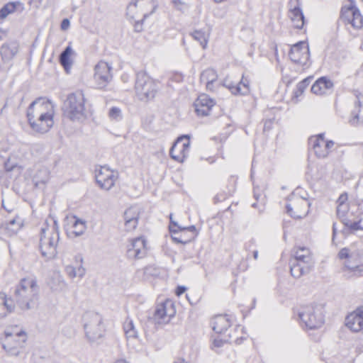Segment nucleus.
Returning a JSON list of instances; mask_svg holds the SVG:
<instances>
[{
  "label": "nucleus",
  "mask_w": 363,
  "mask_h": 363,
  "mask_svg": "<svg viewBox=\"0 0 363 363\" xmlns=\"http://www.w3.org/2000/svg\"><path fill=\"white\" fill-rule=\"evenodd\" d=\"M55 107L49 100L39 98L33 101L27 111L31 128L38 133H47L54 125Z\"/></svg>",
  "instance_id": "nucleus-1"
},
{
  "label": "nucleus",
  "mask_w": 363,
  "mask_h": 363,
  "mask_svg": "<svg viewBox=\"0 0 363 363\" xmlns=\"http://www.w3.org/2000/svg\"><path fill=\"white\" fill-rule=\"evenodd\" d=\"M39 293L40 288L35 278L22 279L15 290L16 304L22 311L30 310L36 305Z\"/></svg>",
  "instance_id": "nucleus-2"
},
{
  "label": "nucleus",
  "mask_w": 363,
  "mask_h": 363,
  "mask_svg": "<svg viewBox=\"0 0 363 363\" xmlns=\"http://www.w3.org/2000/svg\"><path fill=\"white\" fill-rule=\"evenodd\" d=\"M59 241V232L57 222L51 224L45 223L41 228L39 247L42 255L52 259L57 255V245Z\"/></svg>",
  "instance_id": "nucleus-3"
},
{
  "label": "nucleus",
  "mask_w": 363,
  "mask_h": 363,
  "mask_svg": "<svg viewBox=\"0 0 363 363\" xmlns=\"http://www.w3.org/2000/svg\"><path fill=\"white\" fill-rule=\"evenodd\" d=\"M63 111L70 120L82 121L86 118L85 97L82 91L69 94L64 101Z\"/></svg>",
  "instance_id": "nucleus-4"
},
{
  "label": "nucleus",
  "mask_w": 363,
  "mask_h": 363,
  "mask_svg": "<svg viewBox=\"0 0 363 363\" xmlns=\"http://www.w3.org/2000/svg\"><path fill=\"white\" fill-rule=\"evenodd\" d=\"M158 90L157 83L146 72L140 71L136 74L135 91L140 101L146 102L152 100Z\"/></svg>",
  "instance_id": "nucleus-5"
},
{
  "label": "nucleus",
  "mask_w": 363,
  "mask_h": 363,
  "mask_svg": "<svg viewBox=\"0 0 363 363\" xmlns=\"http://www.w3.org/2000/svg\"><path fill=\"white\" fill-rule=\"evenodd\" d=\"M83 328L86 339L95 342L100 339L104 333L102 316L94 311H87L82 316Z\"/></svg>",
  "instance_id": "nucleus-6"
},
{
  "label": "nucleus",
  "mask_w": 363,
  "mask_h": 363,
  "mask_svg": "<svg viewBox=\"0 0 363 363\" xmlns=\"http://www.w3.org/2000/svg\"><path fill=\"white\" fill-rule=\"evenodd\" d=\"M298 315L301 322L308 329L319 328L324 323L323 308L321 306H303Z\"/></svg>",
  "instance_id": "nucleus-7"
},
{
  "label": "nucleus",
  "mask_w": 363,
  "mask_h": 363,
  "mask_svg": "<svg viewBox=\"0 0 363 363\" xmlns=\"http://www.w3.org/2000/svg\"><path fill=\"white\" fill-rule=\"evenodd\" d=\"M26 340V333L15 329L11 333L6 332L3 347L11 355L16 356L20 353V349L23 347Z\"/></svg>",
  "instance_id": "nucleus-8"
},
{
  "label": "nucleus",
  "mask_w": 363,
  "mask_h": 363,
  "mask_svg": "<svg viewBox=\"0 0 363 363\" xmlns=\"http://www.w3.org/2000/svg\"><path fill=\"white\" fill-rule=\"evenodd\" d=\"M95 178L101 189L108 191L115 185L118 173L107 167H99L95 170Z\"/></svg>",
  "instance_id": "nucleus-9"
},
{
  "label": "nucleus",
  "mask_w": 363,
  "mask_h": 363,
  "mask_svg": "<svg viewBox=\"0 0 363 363\" xmlns=\"http://www.w3.org/2000/svg\"><path fill=\"white\" fill-rule=\"evenodd\" d=\"M190 150V135L179 136L170 149V157L175 161L183 162L189 155Z\"/></svg>",
  "instance_id": "nucleus-10"
},
{
  "label": "nucleus",
  "mask_w": 363,
  "mask_h": 363,
  "mask_svg": "<svg viewBox=\"0 0 363 363\" xmlns=\"http://www.w3.org/2000/svg\"><path fill=\"white\" fill-rule=\"evenodd\" d=\"M309 206L310 203L306 199L294 194L286 205V210L291 217L302 218L308 214Z\"/></svg>",
  "instance_id": "nucleus-11"
},
{
  "label": "nucleus",
  "mask_w": 363,
  "mask_h": 363,
  "mask_svg": "<svg viewBox=\"0 0 363 363\" xmlns=\"http://www.w3.org/2000/svg\"><path fill=\"white\" fill-rule=\"evenodd\" d=\"M176 310L173 301L167 299L164 302L157 304L154 313V319L158 324L167 323L174 316Z\"/></svg>",
  "instance_id": "nucleus-12"
},
{
  "label": "nucleus",
  "mask_w": 363,
  "mask_h": 363,
  "mask_svg": "<svg viewBox=\"0 0 363 363\" xmlns=\"http://www.w3.org/2000/svg\"><path fill=\"white\" fill-rule=\"evenodd\" d=\"M289 57L296 64L306 65L310 57L308 45L304 41L294 45L291 48Z\"/></svg>",
  "instance_id": "nucleus-13"
},
{
  "label": "nucleus",
  "mask_w": 363,
  "mask_h": 363,
  "mask_svg": "<svg viewBox=\"0 0 363 363\" xmlns=\"http://www.w3.org/2000/svg\"><path fill=\"white\" fill-rule=\"evenodd\" d=\"M147 242L143 237L137 238L131 240L127 247V257L132 259H138L145 257L147 255Z\"/></svg>",
  "instance_id": "nucleus-14"
},
{
  "label": "nucleus",
  "mask_w": 363,
  "mask_h": 363,
  "mask_svg": "<svg viewBox=\"0 0 363 363\" xmlns=\"http://www.w3.org/2000/svg\"><path fill=\"white\" fill-rule=\"evenodd\" d=\"M111 69V66L104 61L99 62L95 66L94 77L99 87L103 88L111 82L112 79Z\"/></svg>",
  "instance_id": "nucleus-15"
},
{
  "label": "nucleus",
  "mask_w": 363,
  "mask_h": 363,
  "mask_svg": "<svg viewBox=\"0 0 363 363\" xmlns=\"http://www.w3.org/2000/svg\"><path fill=\"white\" fill-rule=\"evenodd\" d=\"M158 3L155 0H135L129 4L128 11L130 12L138 9L143 17L147 18L155 12Z\"/></svg>",
  "instance_id": "nucleus-16"
},
{
  "label": "nucleus",
  "mask_w": 363,
  "mask_h": 363,
  "mask_svg": "<svg viewBox=\"0 0 363 363\" xmlns=\"http://www.w3.org/2000/svg\"><path fill=\"white\" fill-rule=\"evenodd\" d=\"M342 18L350 23L355 28H360L363 25V18L359 11L352 5L343 7L341 11Z\"/></svg>",
  "instance_id": "nucleus-17"
},
{
  "label": "nucleus",
  "mask_w": 363,
  "mask_h": 363,
  "mask_svg": "<svg viewBox=\"0 0 363 363\" xmlns=\"http://www.w3.org/2000/svg\"><path fill=\"white\" fill-rule=\"evenodd\" d=\"M346 326L354 332L363 331V306L350 313L345 319Z\"/></svg>",
  "instance_id": "nucleus-18"
},
{
  "label": "nucleus",
  "mask_w": 363,
  "mask_h": 363,
  "mask_svg": "<svg viewBox=\"0 0 363 363\" xmlns=\"http://www.w3.org/2000/svg\"><path fill=\"white\" fill-rule=\"evenodd\" d=\"M214 104L213 99L208 95L201 94L194 102L195 111L199 116H208Z\"/></svg>",
  "instance_id": "nucleus-19"
},
{
  "label": "nucleus",
  "mask_w": 363,
  "mask_h": 363,
  "mask_svg": "<svg viewBox=\"0 0 363 363\" xmlns=\"http://www.w3.org/2000/svg\"><path fill=\"white\" fill-rule=\"evenodd\" d=\"M333 89V82L326 77H321L313 84L311 91L316 95H325L331 93Z\"/></svg>",
  "instance_id": "nucleus-20"
},
{
  "label": "nucleus",
  "mask_w": 363,
  "mask_h": 363,
  "mask_svg": "<svg viewBox=\"0 0 363 363\" xmlns=\"http://www.w3.org/2000/svg\"><path fill=\"white\" fill-rule=\"evenodd\" d=\"M339 257L340 259H347V261L345 262V266L354 272V273L357 276L363 275V266H359L357 264H352L350 262V259H352L354 257V254L353 252H350L348 248H342L339 252Z\"/></svg>",
  "instance_id": "nucleus-21"
},
{
  "label": "nucleus",
  "mask_w": 363,
  "mask_h": 363,
  "mask_svg": "<svg viewBox=\"0 0 363 363\" xmlns=\"http://www.w3.org/2000/svg\"><path fill=\"white\" fill-rule=\"evenodd\" d=\"M48 285L50 290L54 293L65 292L67 289V284L59 272L53 273Z\"/></svg>",
  "instance_id": "nucleus-22"
},
{
  "label": "nucleus",
  "mask_w": 363,
  "mask_h": 363,
  "mask_svg": "<svg viewBox=\"0 0 363 363\" xmlns=\"http://www.w3.org/2000/svg\"><path fill=\"white\" fill-rule=\"evenodd\" d=\"M230 325L231 320L226 315H218L211 320L212 329L218 334L225 333Z\"/></svg>",
  "instance_id": "nucleus-23"
},
{
  "label": "nucleus",
  "mask_w": 363,
  "mask_h": 363,
  "mask_svg": "<svg viewBox=\"0 0 363 363\" xmlns=\"http://www.w3.org/2000/svg\"><path fill=\"white\" fill-rule=\"evenodd\" d=\"M294 256L297 262L312 268L314 264L312 254L310 250L305 247H298L294 251Z\"/></svg>",
  "instance_id": "nucleus-24"
},
{
  "label": "nucleus",
  "mask_w": 363,
  "mask_h": 363,
  "mask_svg": "<svg viewBox=\"0 0 363 363\" xmlns=\"http://www.w3.org/2000/svg\"><path fill=\"white\" fill-rule=\"evenodd\" d=\"M69 224L70 226L67 228V233L70 236H80L86 228V222L76 216H72L69 218Z\"/></svg>",
  "instance_id": "nucleus-25"
},
{
  "label": "nucleus",
  "mask_w": 363,
  "mask_h": 363,
  "mask_svg": "<svg viewBox=\"0 0 363 363\" xmlns=\"http://www.w3.org/2000/svg\"><path fill=\"white\" fill-rule=\"evenodd\" d=\"M310 144L312 145L315 155L319 158H325L328 157V152L324 143V135L320 134L317 136L312 137L309 140Z\"/></svg>",
  "instance_id": "nucleus-26"
},
{
  "label": "nucleus",
  "mask_w": 363,
  "mask_h": 363,
  "mask_svg": "<svg viewBox=\"0 0 363 363\" xmlns=\"http://www.w3.org/2000/svg\"><path fill=\"white\" fill-rule=\"evenodd\" d=\"M15 310L14 301L7 298L5 294L0 293V318H4Z\"/></svg>",
  "instance_id": "nucleus-27"
},
{
  "label": "nucleus",
  "mask_w": 363,
  "mask_h": 363,
  "mask_svg": "<svg viewBox=\"0 0 363 363\" xmlns=\"http://www.w3.org/2000/svg\"><path fill=\"white\" fill-rule=\"evenodd\" d=\"M74 55V51L70 45H68L60 54L59 60L61 65L65 69L66 73L69 74L73 64L72 55Z\"/></svg>",
  "instance_id": "nucleus-28"
},
{
  "label": "nucleus",
  "mask_w": 363,
  "mask_h": 363,
  "mask_svg": "<svg viewBox=\"0 0 363 363\" xmlns=\"http://www.w3.org/2000/svg\"><path fill=\"white\" fill-rule=\"evenodd\" d=\"M289 17L296 28H301L304 25V16L301 9L298 6L294 8L291 6Z\"/></svg>",
  "instance_id": "nucleus-29"
},
{
  "label": "nucleus",
  "mask_w": 363,
  "mask_h": 363,
  "mask_svg": "<svg viewBox=\"0 0 363 363\" xmlns=\"http://www.w3.org/2000/svg\"><path fill=\"white\" fill-rule=\"evenodd\" d=\"M76 259H79L80 262V264L77 267H74L71 264H68L65 267V272H66L67 275L71 279H74L76 277L82 278L86 273V269L82 264L83 261L82 257H76Z\"/></svg>",
  "instance_id": "nucleus-30"
},
{
  "label": "nucleus",
  "mask_w": 363,
  "mask_h": 363,
  "mask_svg": "<svg viewBox=\"0 0 363 363\" xmlns=\"http://www.w3.org/2000/svg\"><path fill=\"white\" fill-rule=\"evenodd\" d=\"M24 9L23 4L21 1L9 2L5 4L0 10V18L4 19L9 14L13 13L16 10L22 11Z\"/></svg>",
  "instance_id": "nucleus-31"
},
{
  "label": "nucleus",
  "mask_w": 363,
  "mask_h": 363,
  "mask_svg": "<svg viewBox=\"0 0 363 363\" xmlns=\"http://www.w3.org/2000/svg\"><path fill=\"white\" fill-rule=\"evenodd\" d=\"M311 268L301 263L297 262L291 266V274L295 278H299L302 275L308 274Z\"/></svg>",
  "instance_id": "nucleus-32"
},
{
  "label": "nucleus",
  "mask_w": 363,
  "mask_h": 363,
  "mask_svg": "<svg viewBox=\"0 0 363 363\" xmlns=\"http://www.w3.org/2000/svg\"><path fill=\"white\" fill-rule=\"evenodd\" d=\"M169 218H170L169 230L172 233H176L178 232V230H179L180 231H182V232H184V231L191 232L193 234L192 238H190L191 240L193 239L197 235L196 228L194 225H191L187 228H181L178 225V224L176 222L172 220V214H170Z\"/></svg>",
  "instance_id": "nucleus-33"
},
{
  "label": "nucleus",
  "mask_w": 363,
  "mask_h": 363,
  "mask_svg": "<svg viewBox=\"0 0 363 363\" xmlns=\"http://www.w3.org/2000/svg\"><path fill=\"white\" fill-rule=\"evenodd\" d=\"M217 79L216 72L213 69H207L201 74V82L206 84V86H210L211 82H214Z\"/></svg>",
  "instance_id": "nucleus-34"
},
{
  "label": "nucleus",
  "mask_w": 363,
  "mask_h": 363,
  "mask_svg": "<svg viewBox=\"0 0 363 363\" xmlns=\"http://www.w3.org/2000/svg\"><path fill=\"white\" fill-rule=\"evenodd\" d=\"M4 169L6 172H13L14 177H17L21 174L23 168L9 158L4 163Z\"/></svg>",
  "instance_id": "nucleus-35"
},
{
  "label": "nucleus",
  "mask_w": 363,
  "mask_h": 363,
  "mask_svg": "<svg viewBox=\"0 0 363 363\" xmlns=\"http://www.w3.org/2000/svg\"><path fill=\"white\" fill-rule=\"evenodd\" d=\"M123 329L127 338H135L138 337V332L132 320L128 318L125 320L123 324Z\"/></svg>",
  "instance_id": "nucleus-36"
},
{
  "label": "nucleus",
  "mask_w": 363,
  "mask_h": 363,
  "mask_svg": "<svg viewBox=\"0 0 363 363\" xmlns=\"http://www.w3.org/2000/svg\"><path fill=\"white\" fill-rule=\"evenodd\" d=\"M311 80L309 78L304 79L301 82H300L297 85L296 88L294 91L293 99H296L298 101V99L301 96L306 88L309 86Z\"/></svg>",
  "instance_id": "nucleus-37"
},
{
  "label": "nucleus",
  "mask_w": 363,
  "mask_h": 363,
  "mask_svg": "<svg viewBox=\"0 0 363 363\" xmlns=\"http://www.w3.org/2000/svg\"><path fill=\"white\" fill-rule=\"evenodd\" d=\"M140 216V209L137 206H131L124 212V220L138 221Z\"/></svg>",
  "instance_id": "nucleus-38"
},
{
  "label": "nucleus",
  "mask_w": 363,
  "mask_h": 363,
  "mask_svg": "<svg viewBox=\"0 0 363 363\" xmlns=\"http://www.w3.org/2000/svg\"><path fill=\"white\" fill-rule=\"evenodd\" d=\"M191 35L194 40L200 43L203 49L206 48L208 40L207 35L205 33V32L196 30L191 33Z\"/></svg>",
  "instance_id": "nucleus-39"
},
{
  "label": "nucleus",
  "mask_w": 363,
  "mask_h": 363,
  "mask_svg": "<svg viewBox=\"0 0 363 363\" xmlns=\"http://www.w3.org/2000/svg\"><path fill=\"white\" fill-rule=\"evenodd\" d=\"M108 118L112 121H120L123 118V113L118 107H111L108 113Z\"/></svg>",
  "instance_id": "nucleus-40"
},
{
  "label": "nucleus",
  "mask_w": 363,
  "mask_h": 363,
  "mask_svg": "<svg viewBox=\"0 0 363 363\" xmlns=\"http://www.w3.org/2000/svg\"><path fill=\"white\" fill-rule=\"evenodd\" d=\"M21 228V223H16V219H12L9 223L6 224L5 229L8 230L9 235H12L17 233Z\"/></svg>",
  "instance_id": "nucleus-41"
},
{
  "label": "nucleus",
  "mask_w": 363,
  "mask_h": 363,
  "mask_svg": "<svg viewBox=\"0 0 363 363\" xmlns=\"http://www.w3.org/2000/svg\"><path fill=\"white\" fill-rule=\"evenodd\" d=\"M171 2L177 10L182 12L186 11L189 8V5L185 0H171Z\"/></svg>",
  "instance_id": "nucleus-42"
},
{
  "label": "nucleus",
  "mask_w": 363,
  "mask_h": 363,
  "mask_svg": "<svg viewBox=\"0 0 363 363\" xmlns=\"http://www.w3.org/2000/svg\"><path fill=\"white\" fill-rule=\"evenodd\" d=\"M235 89H233V94L247 95L250 93V88L244 87L240 83L236 84Z\"/></svg>",
  "instance_id": "nucleus-43"
},
{
  "label": "nucleus",
  "mask_w": 363,
  "mask_h": 363,
  "mask_svg": "<svg viewBox=\"0 0 363 363\" xmlns=\"http://www.w3.org/2000/svg\"><path fill=\"white\" fill-rule=\"evenodd\" d=\"M348 204H338L337 207V214L340 218H345L348 212Z\"/></svg>",
  "instance_id": "nucleus-44"
},
{
  "label": "nucleus",
  "mask_w": 363,
  "mask_h": 363,
  "mask_svg": "<svg viewBox=\"0 0 363 363\" xmlns=\"http://www.w3.org/2000/svg\"><path fill=\"white\" fill-rule=\"evenodd\" d=\"M143 273L145 277L148 278L157 274L158 270L154 266H147L143 269Z\"/></svg>",
  "instance_id": "nucleus-45"
},
{
  "label": "nucleus",
  "mask_w": 363,
  "mask_h": 363,
  "mask_svg": "<svg viewBox=\"0 0 363 363\" xmlns=\"http://www.w3.org/2000/svg\"><path fill=\"white\" fill-rule=\"evenodd\" d=\"M125 228L127 231H132L135 230L138 224V221H133L131 220H124Z\"/></svg>",
  "instance_id": "nucleus-46"
},
{
  "label": "nucleus",
  "mask_w": 363,
  "mask_h": 363,
  "mask_svg": "<svg viewBox=\"0 0 363 363\" xmlns=\"http://www.w3.org/2000/svg\"><path fill=\"white\" fill-rule=\"evenodd\" d=\"M223 86L228 88L232 94H233V89H235L236 84H234L228 77H226L223 82Z\"/></svg>",
  "instance_id": "nucleus-47"
},
{
  "label": "nucleus",
  "mask_w": 363,
  "mask_h": 363,
  "mask_svg": "<svg viewBox=\"0 0 363 363\" xmlns=\"http://www.w3.org/2000/svg\"><path fill=\"white\" fill-rule=\"evenodd\" d=\"M344 224L352 230L360 229L359 221L351 222L350 220H346L344 221Z\"/></svg>",
  "instance_id": "nucleus-48"
},
{
  "label": "nucleus",
  "mask_w": 363,
  "mask_h": 363,
  "mask_svg": "<svg viewBox=\"0 0 363 363\" xmlns=\"http://www.w3.org/2000/svg\"><path fill=\"white\" fill-rule=\"evenodd\" d=\"M335 143L333 140H325L324 139V143H322V145H325L326 150L328 152V155L330 151V149L334 146Z\"/></svg>",
  "instance_id": "nucleus-49"
},
{
  "label": "nucleus",
  "mask_w": 363,
  "mask_h": 363,
  "mask_svg": "<svg viewBox=\"0 0 363 363\" xmlns=\"http://www.w3.org/2000/svg\"><path fill=\"white\" fill-rule=\"evenodd\" d=\"M347 195L346 194H342L337 199V205L338 204H347Z\"/></svg>",
  "instance_id": "nucleus-50"
},
{
  "label": "nucleus",
  "mask_w": 363,
  "mask_h": 363,
  "mask_svg": "<svg viewBox=\"0 0 363 363\" xmlns=\"http://www.w3.org/2000/svg\"><path fill=\"white\" fill-rule=\"evenodd\" d=\"M70 23L67 18H65L62 20L61 23V29L63 30H66L69 27Z\"/></svg>",
  "instance_id": "nucleus-51"
},
{
  "label": "nucleus",
  "mask_w": 363,
  "mask_h": 363,
  "mask_svg": "<svg viewBox=\"0 0 363 363\" xmlns=\"http://www.w3.org/2000/svg\"><path fill=\"white\" fill-rule=\"evenodd\" d=\"M239 83L243 85L244 87L250 88V81L247 78L245 77L244 75H242V77Z\"/></svg>",
  "instance_id": "nucleus-52"
},
{
  "label": "nucleus",
  "mask_w": 363,
  "mask_h": 363,
  "mask_svg": "<svg viewBox=\"0 0 363 363\" xmlns=\"http://www.w3.org/2000/svg\"><path fill=\"white\" fill-rule=\"evenodd\" d=\"M186 291V288L184 286H178L176 290V294L177 296H181Z\"/></svg>",
  "instance_id": "nucleus-53"
},
{
  "label": "nucleus",
  "mask_w": 363,
  "mask_h": 363,
  "mask_svg": "<svg viewBox=\"0 0 363 363\" xmlns=\"http://www.w3.org/2000/svg\"><path fill=\"white\" fill-rule=\"evenodd\" d=\"M172 239L177 243H186L191 240V239L188 240H183L181 238H177L174 236L172 237Z\"/></svg>",
  "instance_id": "nucleus-54"
},
{
  "label": "nucleus",
  "mask_w": 363,
  "mask_h": 363,
  "mask_svg": "<svg viewBox=\"0 0 363 363\" xmlns=\"http://www.w3.org/2000/svg\"><path fill=\"white\" fill-rule=\"evenodd\" d=\"M223 341L222 340L215 339L213 341V345H214V346L219 347L223 345Z\"/></svg>",
  "instance_id": "nucleus-55"
},
{
  "label": "nucleus",
  "mask_w": 363,
  "mask_h": 363,
  "mask_svg": "<svg viewBox=\"0 0 363 363\" xmlns=\"http://www.w3.org/2000/svg\"><path fill=\"white\" fill-rule=\"evenodd\" d=\"M40 173H43V174H45V178H43V179H42L40 180V182H41L42 183H45V182H46V180H47V178H48V175H47V174H48V172H47V171L45 169V170H40Z\"/></svg>",
  "instance_id": "nucleus-56"
},
{
  "label": "nucleus",
  "mask_w": 363,
  "mask_h": 363,
  "mask_svg": "<svg viewBox=\"0 0 363 363\" xmlns=\"http://www.w3.org/2000/svg\"><path fill=\"white\" fill-rule=\"evenodd\" d=\"M174 363H187L183 358H177Z\"/></svg>",
  "instance_id": "nucleus-57"
},
{
  "label": "nucleus",
  "mask_w": 363,
  "mask_h": 363,
  "mask_svg": "<svg viewBox=\"0 0 363 363\" xmlns=\"http://www.w3.org/2000/svg\"><path fill=\"white\" fill-rule=\"evenodd\" d=\"M206 89L209 91H213L214 90V86H213V82H211V85L210 86H206Z\"/></svg>",
  "instance_id": "nucleus-58"
},
{
  "label": "nucleus",
  "mask_w": 363,
  "mask_h": 363,
  "mask_svg": "<svg viewBox=\"0 0 363 363\" xmlns=\"http://www.w3.org/2000/svg\"><path fill=\"white\" fill-rule=\"evenodd\" d=\"M333 240L334 241V239H335V233H336V228H335V224L333 225Z\"/></svg>",
  "instance_id": "nucleus-59"
},
{
  "label": "nucleus",
  "mask_w": 363,
  "mask_h": 363,
  "mask_svg": "<svg viewBox=\"0 0 363 363\" xmlns=\"http://www.w3.org/2000/svg\"><path fill=\"white\" fill-rule=\"evenodd\" d=\"M253 257H254V258H255V259H257V257H258V252H257V250H255V251H254V252H253Z\"/></svg>",
  "instance_id": "nucleus-60"
},
{
  "label": "nucleus",
  "mask_w": 363,
  "mask_h": 363,
  "mask_svg": "<svg viewBox=\"0 0 363 363\" xmlns=\"http://www.w3.org/2000/svg\"><path fill=\"white\" fill-rule=\"evenodd\" d=\"M116 363H128L125 359H119Z\"/></svg>",
  "instance_id": "nucleus-61"
}]
</instances>
